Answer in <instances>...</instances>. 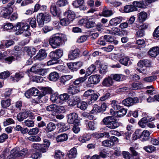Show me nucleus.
I'll use <instances>...</instances> for the list:
<instances>
[{
  "label": "nucleus",
  "instance_id": "nucleus-1",
  "mask_svg": "<svg viewBox=\"0 0 159 159\" xmlns=\"http://www.w3.org/2000/svg\"><path fill=\"white\" fill-rule=\"evenodd\" d=\"M66 39L67 37L66 35L56 34L50 38L49 43L52 48H55L62 45L63 42L66 41Z\"/></svg>",
  "mask_w": 159,
  "mask_h": 159
},
{
  "label": "nucleus",
  "instance_id": "nucleus-2",
  "mask_svg": "<svg viewBox=\"0 0 159 159\" xmlns=\"http://www.w3.org/2000/svg\"><path fill=\"white\" fill-rule=\"evenodd\" d=\"M102 121L106 126L111 129H114L119 126V124L116 120L111 116L106 117L103 119Z\"/></svg>",
  "mask_w": 159,
  "mask_h": 159
},
{
  "label": "nucleus",
  "instance_id": "nucleus-3",
  "mask_svg": "<svg viewBox=\"0 0 159 159\" xmlns=\"http://www.w3.org/2000/svg\"><path fill=\"white\" fill-rule=\"evenodd\" d=\"M29 25L26 23L19 22L14 26L13 29L15 33L17 35H19L22 33L24 31H26L29 29Z\"/></svg>",
  "mask_w": 159,
  "mask_h": 159
},
{
  "label": "nucleus",
  "instance_id": "nucleus-4",
  "mask_svg": "<svg viewBox=\"0 0 159 159\" xmlns=\"http://www.w3.org/2000/svg\"><path fill=\"white\" fill-rule=\"evenodd\" d=\"M37 18L38 25L40 27L43 25L44 21L49 22L51 20V16L46 13H39L37 16Z\"/></svg>",
  "mask_w": 159,
  "mask_h": 159
},
{
  "label": "nucleus",
  "instance_id": "nucleus-5",
  "mask_svg": "<svg viewBox=\"0 0 159 159\" xmlns=\"http://www.w3.org/2000/svg\"><path fill=\"white\" fill-rule=\"evenodd\" d=\"M111 105L115 110H118L117 111V113L119 115L123 116L126 114L127 110L124 108H121V107L119 105L118 103L116 101H112Z\"/></svg>",
  "mask_w": 159,
  "mask_h": 159
},
{
  "label": "nucleus",
  "instance_id": "nucleus-6",
  "mask_svg": "<svg viewBox=\"0 0 159 159\" xmlns=\"http://www.w3.org/2000/svg\"><path fill=\"white\" fill-rule=\"evenodd\" d=\"M119 142V139L117 137L112 136L111 137L110 139L106 140L102 142V145L107 147L113 146L116 143Z\"/></svg>",
  "mask_w": 159,
  "mask_h": 159
},
{
  "label": "nucleus",
  "instance_id": "nucleus-7",
  "mask_svg": "<svg viewBox=\"0 0 159 159\" xmlns=\"http://www.w3.org/2000/svg\"><path fill=\"white\" fill-rule=\"evenodd\" d=\"M139 99L137 97L134 98H128L123 100L122 104L126 106H130L133 105L134 103L139 102Z\"/></svg>",
  "mask_w": 159,
  "mask_h": 159
},
{
  "label": "nucleus",
  "instance_id": "nucleus-8",
  "mask_svg": "<svg viewBox=\"0 0 159 159\" xmlns=\"http://www.w3.org/2000/svg\"><path fill=\"white\" fill-rule=\"evenodd\" d=\"M78 115L75 113H70L68 115L67 122L70 124L79 122L80 120L78 119Z\"/></svg>",
  "mask_w": 159,
  "mask_h": 159
},
{
  "label": "nucleus",
  "instance_id": "nucleus-9",
  "mask_svg": "<svg viewBox=\"0 0 159 159\" xmlns=\"http://www.w3.org/2000/svg\"><path fill=\"white\" fill-rule=\"evenodd\" d=\"M12 8L11 7H4L2 8L0 13L1 16L4 18L9 19L10 15L12 12Z\"/></svg>",
  "mask_w": 159,
  "mask_h": 159
},
{
  "label": "nucleus",
  "instance_id": "nucleus-10",
  "mask_svg": "<svg viewBox=\"0 0 159 159\" xmlns=\"http://www.w3.org/2000/svg\"><path fill=\"white\" fill-rule=\"evenodd\" d=\"M47 53L45 50L41 49L39 50L36 56L34 57V59L35 60H38L41 61L45 59L47 56Z\"/></svg>",
  "mask_w": 159,
  "mask_h": 159
},
{
  "label": "nucleus",
  "instance_id": "nucleus-11",
  "mask_svg": "<svg viewBox=\"0 0 159 159\" xmlns=\"http://www.w3.org/2000/svg\"><path fill=\"white\" fill-rule=\"evenodd\" d=\"M100 76L99 75H94L90 76L88 81L90 84H96L100 82Z\"/></svg>",
  "mask_w": 159,
  "mask_h": 159
},
{
  "label": "nucleus",
  "instance_id": "nucleus-12",
  "mask_svg": "<svg viewBox=\"0 0 159 159\" xmlns=\"http://www.w3.org/2000/svg\"><path fill=\"white\" fill-rule=\"evenodd\" d=\"M62 50L59 49L57 50L55 52H52L50 53L49 55L53 58H60L63 55Z\"/></svg>",
  "mask_w": 159,
  "mask_h": 159
},
{
  "label": "nucleus",
  "instance_id": "nucleus-13",
  "mask_svg": "<svg viewBox=\"0 0 159 159\" xmlns=\"http://www.w3.org/2000/svg\"><path fill=\"white\" fill-rule=\"evenodd\" d=\"M151 118H150L149 116H147L143 117L141 120L139 121L138 123L139 125L142 128H144L146 124L148 122L153 120Z\"/></svg>",
  "mask_w": 159,
  "mask_h": 159
},
{
  "label": "nucleus",
  "instance_id": "nucleus-14",
  "mask_svg": "<svg viewBox=\"0 0 159 159\" xmlns=\"http://www.w3.org/2000/svg\"><path fill=\"white\" fill-rule=\"evenodd\" d=\"M122 19L123 18L122 17H116L111 19L109 23L111 26H116L122 21Z\"/></svg>",
  "mask_w": 159,
  "mask_h": 159
},
{
  "label": "nucleus",
  "instance_id": "nucleus-15",
  "mask_svg": "<svg viewBox=\"0 0 159 159\" xmlns=\"http://www.w3.org/2000/svg\"><path fill=\"white\" fill-rule=\"evenodd\" d=\"M80 91V88L70 85L67 89V93L70 94L74 95L78 93Z\"/></svg>",
  "mask_w": 159,
  "mask_h": 159
},
{
  "label": "nucleus",
  "instance_id": "nucleus-16",
  "mask_svg": "<svg viewBox=\"0 0 159 159\" xmlns=\"http://www.w3.org/2000/svg\"><path fill=\"white\" fill-rule=\"evenodd\" d=\"M20 149L18 147L12 149L10 152V156H8L7 157V159H10L11 158H14L19 157V151Z\"/></svg>",
  "mask_w": 159,
  "mask_h": 159
},
{
  "label": "nucleus",
  "instance_id": "nucleus-17",
  "mask_svg": "<svg viewBox=\"0 0 159 159\" xmlns=\"http://www.w3.org/2000/svg\"><path fill=\"white\" fill-rule=\"evenodd\" d=\"M115 39L114 36L111 35H106L104 36V39L106 41L109 43L113 42L114 44L116 45L118 43V41L115 40Z\"/></svg>",
  "mask_w": 159,
  "mask_h": 159
},
{
  "label": "nucleus",
  "instance_id": "nucleus-18",
  "mask_svg": "<svg viewBox=\"0 0 159 159\" xmlns=\"http://www.w3.org/2000/svg\"><path fill=\"white\" fill-rule=\"evenodd\" d=\"M159 48L157 47L152 48L148 51L149 54L152 57H156L159 53Z\"/></svg>",
  "mask_w": 159,
  "mask_h": 159
},
{
  "label": "nucleus",
  "instance_id": "nucleus-19",
  "mask_svg": "<svg viewBox=\"0 0 159 159\" xmlns=\"http://www.w3.org/2000/svg\"><path fill=\"white\" fill-rule=\"evenodd\" d=\"M17 120L20 122L22 121L27 118L26 110L19 113L17 116Z\"/></svg>",
  "mask_w": 159,
  "mask_h": 159
},
{
  "label": "nucleus",
  "instance_id": "nucleus-20",
  "mask_svg": "<svg viewBox=\"0 0 159 159\" xmlns=\"http://www.w3.org/2000/svg\"><path fill=\"white\" fill-rule=\"evenodd\" d=\"M79 53V51L77 50L70 51L68 54V58L70 60H74L78 56Z\"/></svg>",
  "mask_w": 159,
  "mask_h": 159
},
{
  "label": "nucleus",
  "instance_id": "nucleus-21",
  "mask_svg": "<svg viewBox=\"0 0 159 159\" xmlns=\"http://www.w3.org/2000/svg\"><path fill=\"white\" fill-rule=\"evenodd\" d=\"M59 78V74L56 72L54 71L50 74L48 76L49 80L53 81H57Z\"/></svg>",
  "mask_w": 159,
  "mask_h": 159
},
{
  "label": "nucleus",
  "instance_id": "nucleus-22",
  "mask_svg": "<svg viewBox=\"0 0 159 159\" xmlns=\"http://www.w3.org/2000/svg\"><path fill=\"white\" fill-rule=\"evenodd\" d=\"M77 151L75 148L71 149L67 154L68 156L70 159H73L75 158L77 156Z\"/></svg>",
  "mask_w": 159,
  "mask_h": 159
},
{
  "label": "nucleus",
  "instance_id": "nucleus-23",
  "mask_svg": "<svg viewBox=\"0 0 159 159\" xmlns=\"http://www.w3.org/2000/svg\"><path fill=\"white\" fill-rule=\"evenodd\" d=\"M65 15H67L68 19L70 22L72 21L75 17L74 12L70 10H69L65 13Z\"/></svg>",
  "mask_w": 159,
  "mask_h": 159
},
{
  "label": "nucleus",
  "instance_id": "nucleus-24",
  "mask_svg": "<svg viewBox=\"0 0 159 159\" xmlns=\"http://www.w3.org/2000/svg\"><path fill=\"white\" fill-rule=\"evenodd\" d=\"M138 9L133 5H128L125 6L124 8L125 12L128 13L137 10Z\"/></svg>",
  "mask_w": 159,
  "mask_h": 159
},
{
  "label": "nucleus",
  "instance_id": "nucleus-25",
  "mask_svg": "<svg viewBox=\"0 0 159 159\" xmlns=\"http://www.w3.org/2000/svg\"><path fill=\"white\" fill-rule=\"evenodd\" d=\"M42 91L43 93H40L38 97L39 99L41 98L46 94L50 93L52 92V89L49 87L43 88Z\"/></svg>",
  "mask_w": 159,
  "mask_h": 159
},
{
  "label": "nucleus",
  "instance_id": "nucleus-26",
  "mask_svg": "<svg viewBox=\"0 0 159 159\" xmlns=\"http://www.w3.org/2000/svg\"><path fill=\"white\" fill-rule=\"evenodd\" d=\"M150 134V133L148 131H143L140 136V140L143 141L148 140L149 139Z\"/></svg>",
  "mask_w": 159,
  "mask_h": 159
},
{
  "label": "nucleus",
  "instance_id": "nucleus-27",
  "mask_svg": "<svg viewBox=\"0 0 159 159\" xmlns=\"http://www.w3.org/2000/svg\"><path fill=\"white\" fill-rule=\"evenodd\" d=\"M112 14V12L111 11L108 10L106 7H104L101 14H99V15L100 16L108 17L111 16Z\"/></svg>",
  "mask_w": 159,
  "mask_h": 159
},
{
  "label": "nucleus",
  "instance_id": "nucleus-28",
  "mask_svg": "<svg viewBox=\"0 0 159 159\" xmlns=\"http://www.w3.org/2000/svg\"><path fill=\"white\" fill-rule=\"evenodd\" d=\"M68 139L67 135L64 133L57 136L56 138V140L57 142H61L67 140Z\"/></svg>",
  "mask_w": 159,
  "mask_h": 159
},
{
  "label": "nucleus",
  "instance_id": "nucleus-29",
  "mask_svg": "<svg viewBox=\"0 0 159 159\" xmlns=\"http://www.w3.org/2000/svg\"><path fill=\"white\" fill-rule=\"evenodd\" d=\"M25 49L28 55L30 57L35 54L36 52V49L32 47H25Z\"/></svg>",
  "mask_w": 159,
  "mask_h": 159
},
{
  "label": "nucleus",
  "instance_id": "nucleus-30",
  "mask_svg": "<svg viewBox=\"0 0 159 159\" xmlns=\"http://www.w3.org/2000/svg\"><path fill=\"white\" fill-rule=\"evenodd\" d=\"M147 18V14L144 11H142L138 14V19L139 22L144 21Z\"/></svg>",
  "mask_w": 159,
  "mask_h": 159
},
{
  "label": "nucleus",
  "instance_id": "nucleus-31",
  "mask_svg": "<svg viewBox=\"0 0 159 159\" xmlns=\"http://www.w3.org/2000/svg\"><path fill=\"white\" fill-rule=\"evenodd\" d=\"M113 84V81L112 78L108 77L105 78L102 82V85L105 86L109 87Z\"/></svg>",
  "mask_w": 159,
  "mask_h": 159
},
{
  "label": "nucleus",
  "instance_id": "nucleus-32",
  "mask_svg": "<svg viewBox=\"0 0 159 159\" xmlns=\"http://www.w3.org/2000/svg\"><path fill=\"white\" fill-rule=\"evenodd\" d=\"M56 128L55 124L53 122H50L47 124L45 130L48 133L56 129Z\"/></svg>",
  "mask_w": 159,
  "mask_h": 159
},
{
  "label": "nucleus",
  "instance_id": "nucleus-33",
  "mask_svg": "<svg viewBox=\"0 0 159 159\" xmlns=\"http://www.w3.org/2000/svg\"><path fill=\"white\" fill-rule=\"evenodd\" d=\"M49 147V143L48 142V144H41L39 151L42 153H45L48 150Z\"/></svg>",
  "mask_w": 159,
  "mask_h": 159
},
{
  "label": "nucleus",
  "instance_id": "nucleus-34",
  "mask_svg": "<svg viewBox=\"0 0 159 159\" xmlns=\"http://www.w3.org/2000/svg\"><path fill=\"white\" fill-rule=\"evenodd\" d=\"M46 110L48 111L55 112L58 109L57 106L55 104H51L46 107Z\"/></svg>",
  "mask_w": 159,
  "mask_h": 159
},
{
  "label": "nucleus",
  "instance_id": "nucleus-35",
  "mask_svg": "<svg viewBox=\"0 0 159 159\" xmlns=\"http://www.w3.org/2000/svg\"><path fill=\"white\" fill-rule=\"evenodd\" d=\"M24 75V74L22 72H20L16 73L15 77L12 76H11V77L12 78L13 81H15L16 80V81L17 82L20 79L23 78Z\"/></svg>",
  "mask_w": 159,
  "mask_h": 159
},
{
  "label": "nucleus",
  "instance_id": "nucleus-36",
  "mask_svg": "<svg viewBox=\"0 0 159 159\" xmlns=\"http://www.w3.org/2000/svg\"><path fill=\"white\" fill-rule=\"evenodd\" d=\"M94 93L93 90L92 89H89L85 92L84 94L81 96L83 99H85L90 96H91L92 93Z\"/></svg>",
  "mask_w": 159,
  "mask_h": 159
},
{
  "label": "nucleus",
  "instance_id": "nucleus-37",
  "mask_svg": "<svg viewBox=\"0 0 159 159\" xmlns=\"http://www.w3.org/2000/svg\"><path fill=\"white\" fill-rule=\"evenodd\" d=\"M11 100L10 99L3 100L1 101L2 107L4 108H6L11 105Z\"/></svg>",
  "mask_w": 159,
  "mask_h": 159
},
{
  "label": "nucleus",
  "instance_id": "nucleus-38",
  "mask_svg": "<svg viewBox=\"0 0 159 159\" xmlns=\"http://www.w3.org/2000/svg\"><path fill=\"white\" fill-rule=\"evenodd\" d=\"M50 12L53 16H56L57 14V11L55 4L52 3L50 6Z\"/></svg>",
  "mask_w": 159,
  "mask_h": 159
},
{
  "label": "nucleus",
  "instance_id": "nucleus-39",
  "mask_svg": "<svg viewBox=\"0 0 159 159\" xmlns=\"http://www.w3.org/2000/svg\"><path fill=\"white\" fill-rule=\"evenodd\" d=\"M64 155V153L60 150L55 151V157L56 159H61L62 158Z\"/></svg>",
  "mask_w": 159,
  "mask_h": 159
},
{
  "label": "nucleus",
  "instance_id": "nucleus-40",
  "mask_svg": "<svg viewBox=\"0 0 159 159\" xmlns=\"http://www.w3.org/2000/svg\"><path fill=\"white\" fill-rule=\"evenodd\" d=\"M95 64L97 66L100 68V70H106L107 68V65L105 63H102L99 61H97L95 62Z\"/></svg>",
  "mask_w": 159,
  "mask_h": 159
},
{
  "label": "nucleus",
  "instance_id": "nucleus-41",
  "mask_svg": "<svg viewBox=\"0 0 159 159\" xmlns=\"http://www.w3.org/2000/svg\"><path fill=\"white\" fill-rule=\"evenodd\" d=\"M73 77V76L71 75L62 76L61 77V82L65 84V82L72 79Z\"/></svg>",
  "mask_w": 159,
  "mask_h": 159
},
{
  "label": "nucleus",
  "instance_id": "nucleus-42",
  "mask_svg": "<svg viewBox=\"0 0 159 159\" xmlns=\"http://www.w3.org/2000/svg\"><path fill=\"white\" fill-rule=\"evenodd\" d=\"M23 123L25 126L28 127H33L34 125V121L29 119L25 120Z\"/></svg>",
  "mask_w": 159,
  "mask_h": 159
},
{
  "label": "nucleus",
  "instance_id": "nucleus-43",
  "mask_svg": "<svg viewBox=\"0 0 159 159\" xmlns=\"http://www.w3.org/2000/svg\"><path fill=\"white\" fill-rule=\"evenodd\" d=\"M44 65L42 64H34L31 67L30 70H48V69L42 68Z\"/></svg>",
  "mask_w": 159,
  "mask_h": 159
},
{
  "label": "nucleus",
  "instance_id": "nucleus-44",
  "mask_svg": "<svg viewBox=\"0 0 159 159\" xmlns=\"http://www.w3.org/2000/svg\"><path fill=\"white\" fill-rule=\"evenodd\" d=\"M60 127L61 129L59 130V131L61 132H64L70 128L69 126L66 125V124L61 123L59 124Z\"/></svg>",
  "mask_w": 159,
  "mask_h": 159
},
{
  "label": "nucleus",
  "instance_id": "nucleus-45",
  "mask_svg": "<svg viewBox=\"0 0 159 159\" xmlns=\"http://www.w3.org/2000/svg\"><path fill=\"white\" fill-rule=\"evenodd\" d=\"M133 6H134L136 8H142L143 7L144 2L143 1H134L133 2Z\"/></svg>",
  "mask_w": 159,
  "mask_h": 159
},
{
  "label": "nucleus",
  "instance_id": "nucleus-46",
  "mask_svg": "<svg viewBox=\"0 0 159 159\" xmlns=\"http://www.w3.org/2000/svg\"><path fill=\"white\" fill-rule=\"evenodd\" d=\"M143 149L146 152H152L156 150V148L152 145H150L144 147Z\"/></svg>",
  "mask_w": 159,
  "mask_h": 159
},
{
  "label": "nucleus",
  "instance_id": "nucleus-47",
  "mask_svg": "<svg viewBox=\"0 0 159 159\" xmlns=\"http://www.w3.org/2000/svg\"><path fill=\"white\" fill-rule=\"evenodd\" d=\"M59 98L61 101L66 102L69 98L70 96L67 93H64L60 95Z\"/></svg>",
  "mask_w": 159,
  "mask_h": 159
},
{
  "label": "nucleus",
  "instance_id": "nucleus-48",
  "mask_svg": "<svg viewBox=\"0 0 159 159\" xmlns=\"http://www.w3.org/2000/svg\"><path fill=\"white\" fill-rule=\"evenodd\" d=\"M72 130L75 134H77L80 131L79 122L74 124Z\"/></svg>",
  "mask_w": 159,
  "mask_h": 159
},
{
  "label": "nucleus",
  "instance_id": "nucleus-49",
  "mask_svg": "<svg viewBox=\"0 0 159 159\" xmlns=\"http://www.w3.org/2000/svg\"><path fill=\"white\" fill-rule=\"evenodd\" d=\"M3 125L4 126H6L15 123L14 120L11 118H7L3 122Z\"/></svg>",
  "mask_w": 159,
  "mask_h": 159
},
{
  "label": "nucleus",
  "instance_id": "nucleus-50",
  "mask_svg": "<svg viewBox=\"0 0 159 159\" xmlns=\"http://www.w3.org/2000/svg\"><path fill=\"white\" fill-rule=\"evenodd\" d=\"M99 96V93H92V95L91 96V98L90 99V101L89 102H91V103L95 101H96ZM90 103V102H89Z\"/></svg>",
  "mask_w": 159,
  "mask_h": 159
},
{
  "label": "nucleus",
  "instance_id": "nucleus-51",
  "mask_svg": "<svg viewBox=\"0 0 159 159\" xmlns=\"http://www.w3.org/2000/svg\"><path fill=\"white\" fill-rule=\"evenodd\" d=\"M30 94L34 96H37L39 93V91L36 88L33 87L29 89Z\"/></svg>",
  "mask_w": 159,
  "mask_h": 159
},
{
  "label": "nucleus",
  "instance_id": "nucleus-52",
  "mask_svg": "<svg viewBox=\"0 0 159 159\" xmlns=\"http://www.w3.org/2000/svg\"><path fill=\"white\" fill-rule=\"evenodd\" d=\"M157 78V76L155 75L152 76L147 77H145L143 79L144 81L150 82L154 81L156 80Z\"/></svg>",
  "mask_w": 159,
  "mask_h": 159
},
{
  "label": "nucleus",
  "instance_id": "nucleus-53",
  "mask_svg": "<svg viewBox=\"0 0 159 159\" xmlns=\"http://www.w3.org/2000/svg\"><path fill=\"white\" fill-rule=\"evenodd\" d=\"M129 61V58L127 57H125L120 59L119 61L120 63L125 66H127L128 65Z\"/></svg>",
  "mask_w": 159,
  "mask_h": 159
},
{
  "label": "nucleus",
  "instance_id": "nucleus-54",
  "mask_svg": "<svg viewBox=\"0 0 159 159\" xmlns=\"http://www.w3.org/2000/svg\"><path fill=\"white\" fill-rule=\"evenodd\" d=\"M39 131V129L36 127L30 129L28 134L30 135H35L37 134Z\"/></svg>",
  "mask_w": 159,
  "mask_h": 159
},
{
  "label": "nucleus",
  "instance_id": "nucleus-55",
  "mask_svg": "<svg viewBox=\"0 0 159 159\" xmlns=\"http://www.w3.org/2000/svg\"><path fill=\"white\" fill-rule=\"evenodd\" d=\"M79 62L74 63L71 62L67 64V65L69 69L70 70H72L73 69H76L77 68V66H77V64Z\"/></svg>",
  "mask_w": 159,
  "mask_h": 159
},
{
  "label": "nucleus",
  "instance_id": "nucleus-56",
  "mask_svg": "<svg viewBox=\"0 0 159 159\" xmlns=\"http://www.w3.org/2000/svg\"><path fill=\"white\" fill-rule=\"evenodd\" d=\"M10 73L8 71H5L0 74V78L1 79H6L10 76Z\"/></svg>",
  "mask_w": 159,
  "mask_h": 159
},
{
  "label": "nucleus",
  "instance_id": "nucleus-57",
  "mask_svg": "<svg viewBox=\"0 0 159 159\" xmlns=\"http://www.w3.org/2000/svg\"><path fill=\"white\" fill-rule=\"evenodd\" d=\"M138 31H136V36L137 37H141L145 35L144 31L143 30L139 28Z\"/></svg>",
  "mask_w": 159,
  "mask_h": 159
},
{
  "label": "nucleus",
  "instance_id": "nucleus-58",
  "mask_svg": "<svg viewBox=\"0 0 159 159\" xmlns=\"http://www.w3.org/2000/svg\"><path fill=\"white\" fill-rule=\"evenodd\" d=\"M123 76V75H121L115 74L113 75L112 79L116 81H120L122 80L121 78H122Z\"/></svg>",
  "mask_w": 159,
  "mask_h": 159
},
{
  "label": "nucleus",
  "instance_id": "nucleus-59",
  "mask_svg": "<svg viewBox=\"0 0 159 159\" xmlns=\"http://www.w3.org/2000/svg\"><path fill=\"white\" fill-rule=\"evenodd\" d=\"M57 5L60 7H63L65 6L68 4L67 0H59L57 1Z\"/></svg>",
  "mask_w": 159,
  "mask_h": 159
},
{
  "label": "nucleus",
  "instance_id": "nucleus-60",
  "mask_svg": "<svg viewBox=\"0 0 159 159\" xmlns=\"http://www.w3.org/2000/svg\"><path fill=\"white\" fill-rule=\"evenodd\" d=\"M29 23L31 26L33 28H35L36 26V19L35 18H32L30 19Z\"/></svg>",
  "mask_w": 159,
  "mask_h": 159
},
{
  "label": "nucleus",
  "instance_id": "nucleus-61",
  "mask_svg": "<svg viewBox=\"0 0 159 159\" xmlns=\"http://www.w3.org/2000/svg\"><path fill=\"white\" fill-rule=\"evenodd\" d=\"M28 139L30 141L33 142H39L41 140L40 138L38 136H30L28 138Z\"/></svg>",
  "mask_w": 159,
  "mask_h": 159
},
{
  "label": "nucleus",
  "instance_id": "nucleus-62",
  "mask_svg": "<svg viewBox=\"0 0 159 159\" xmlns=\"http://www.w3.org/2000/svg\"><path fill=\"white\" fill-rule=\"evenodd\" d=\"M28 151L27 148H23L19 151V157H24L28 154Z\"/></svg>",
  "mask_w": 159,
  "mask_h": 159
},
{
  "label": "nucleus",
  "instance_id": "nucleus-63",
  "mask_svg": "<svg viewBox=\"0 0 159 159\" xmlns=\"http://www.w3.org/2000/svg\"><path fill=\"white\" fill-rule=\"evenodd\" d=\"M70 22L67 18H64L60 20V24L63 26L67 25L70 24Z\"/></svg>",
  "mask_w": 159,
  "mask_h": 159
},
{
  "label": "nucleus",
  "instance_id": "nucleus-64",
  "mask_svg": "<svg viewBox=\"0 0 159 159\" xmlns=\"http://www.w3.org/2000/svg\"><path fill=\"white\" fill-rule=\"evenodd\" d=\"M101 111L100 106H99L97 105H94L93 110L91 111V112L93 113L94 112H100Z\"/></svg>",
  "mask_w": 159,
  "mask_h": 159
}]
</instances>
